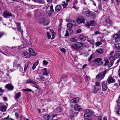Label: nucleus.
Listing matches in <instances>:
<instances>
[{
  "mask_svg": "<svg viewBox=\"0 0 120 120\" xmlns=\"http://www.w3.org/2000/svg\"><path fill=\"white\" fill-rule=\"evenodd\" d=\"M16 59L14 62V66L16 67L20 66V64L22 61L21 59L18 57H16Z\"/></svg>",
  "mask_w": 120,
  "mask_h": 120,
  "instance_id": "obj_1",
  "label": "nucleus"
},
{
  "mask_svg": "<svg viewBox=\"0 0 120 120\" xmlns=\"http://www.w3.org/2000/svg\"><path fill=\"white\" fill-rule=\"evenodd\" d=\"M106 73V70H105L101 73H99L96 76V79H98L100 78L101 79H103L104 78Z\"/></svg>",
  "mask_w": 120,
  "mask_h": 120,
  "instance_id": "obj_2",
  "label": "nucleus"
},
{
  "mask_svg": "<svg viewBox=\"0 0 120 120\" xmlns=\"http://www.w3.org/2000/svg\"><path fill=\"white\" fill-rule=\"evenodd\" d=\"M3 15L4 17L6 18H9L11 16L13 19L15 17L11 13L6 11L4 12Z\"/></svg>",
  "mask_w": 120,
  "mask_h": 120,
  "instance_id": "obj_3",
  "label": "nucleus"
},
{
  "mask_svg": "<svg viewBox=\"0 0 120 120\" xmlns=\"http://www.w3.org/2000/svg\"><path fill=\"white\" fill-rule=\"evenodd\" d=\"M58 32L59 34V35L60 36H61V35H64L65 36L66 33L65 29L63 28L61 29L60 25L58 28Z\"/></svg>",
  "mask_w": 120,
  "mask_h": 120,
  "instance_id": "obj_4",
  "label": "nucleus"
},
{
  "mask_svg": "<svg viewBox=\"0 0 120 120\" xmlns=\"http://www.w3.org/2000/svg\"><path fill=\"white\" fill-rule=\"evenodd\" d=\"M84 117L85 119H87L89 117L92 115V113L89 112V110L88 109L85 110L84 111Z\"/></svg>",
  "mask_w": 120,
  "mask_h": 120,
  "instance_id": "obj_5",
  "label": "nucleus"
},
{
  "mask_svg": "<svg viewBox=\"0 0 120 120\" xmlns=\"http://www.w3.org/2000/svg\"><path fill=\"white\" fill-rule=\"evenodd\" d=\"M86 15L87 17L91 18L93 19H94L95 17V15L94 14H93L90 11H87L86 12Z\"/></svg>",
  "mask_w": 120,
  "mask_h": 120,
  "instance_id": "obj_6",
  "label": "nucleus"
},
{
  "mask_svg": "<svg viewBox=\"0 0 120 120\" xmlns=\"http://www.w3.org/2000/svg\"><path fill=\"white\" fill-rule=\"evenodd\" d=\"M86 20L85 18L84 17H80L77 19V22L78 24L81 23H84Z\"/></svg>",
  "mask_w": 120,
  "mask_h": 120,
  "instance_id": "obj_7",
  "label": "nucleus"
},
{
  "mask_svg": "<svg viewBox=\"0 0 120 120\" xmlns=\"http://www.w3.org/2000/svg\"><path fill=\"white\" fill-rule=\"evenodd\" d=\"M107 81H103L102 82L101 85L103 91H105L107 90Z\"/></svg>",
  "mask_w": 120,
  "mask_h": 120,
  "instance_id": "obj_8",
  "label": "nucleus"
},
{
  "mask_svg": "<svg viewBox=\"0 0 120 120\" xmlns=\"http://www.w3.org/2000/svg\"><path fill=\"white\" fill-rule=\"evenodd\" d=\"M107 81L108 83H114L115 80L110 75L108 77Z\"/></svg>",
  "mask_w": 120,
  "mask_h": 120,
  "instance_id": "obj_9",
  "label": "nucleus"
},
{
  "mask_svg": "<svg viewBox=\"0 0 120 120\" xmlns=\"http://www.w3.org/2000/svg\"><path fill=\"white\" fill-rule=\"evenodd\" d=\"M115 45V47L116 49V52H120V43L114 44L113 45Z\"/></svg>",
  "mask_w": 120,
  "mask_h": 120,
  "instance_id": "obj_10",
  "label": "nucleus"
},
{
  "mask_svg": "<svg viewBox=\"0 0 120 120\" xmlns=\"http://www.w3.org/2000/svg\"><path fill=\"white\" fill-rule=\"evenodd\" d=\"M73 32V31L72 30L70 29H68L66 31V33L65 35V36H68L71 34Z\"/></svg>",
  "mask_w": 120,
  "mask_h": 120,
  "instance_id": "obj_11",
  "label": "nucleus"
},
{
  "mask_svg": "<svg viewBox=\"0 0 120 120\" xmlns=\"http://www.w3.org/2000/svg\"><path fill=\"white\" fill-rule=\"evenodd\" d=\"M5 87L8 89L10 90H12L14 88L13 86L12 85L9 84H8L5 85Z\"/></svg>",
  "mask_w": 120,
  "mask_h": 120,
  "instance_id": "obj_12",
  "label": "nucleus"
},
{
  "mask_svg": "<svg viewBox=\"0 0 120 120\" xmlns=\"http://www.w3.org/2000/svg\"><path fill=\"white\" fill-rule=\"evenodd\" d=\"M76 43L78 49L79 48H80L81 49L83 48V45L82 43L78 42Z\"/></svg>",
  "mask_w": 120,
  "mask_h": 120,
  "instance_id": "obj_13",
  "label": "nucleus"
},
{
  "mask_svg": "<svg viewBox=\"0 0 120 120\" xmlns=\"http://www.w3.org/2000/svg\"><path fill=\"white\" fill-rule=\"evenodd\" d=\"M43 118L45 120H49L50 118V115L48 114H44Z\"/></svg>",
  "mask_w": 120,
  "mask_h": 120,
  "instance_id": "obj_14",
  "label": "nucleus"
},
{
  "mask_svg": "<svg viewBox=\"0 0 120 120\" xmlns=\"http://www.w3.org/2000/svg\"><path fill=\"white\" fill-rule=\"evenodd\" d=\"M79 38L80 41H85L86 39V36L82 35H80Z\"/></svg>",
  "mask_w": 120,
  "mask_h": 120,
  "instance_id": "obj_15",
  "label": "nucleus"
},
{
  "mask_svg": "<svg viewBox=\"0 0 120 120\" xmlns=\"http://www.w3.org/2000/svg\"><path fill=\"white\" fill-rule=\"evenodd\" d=\"M28 50L30 55L33 56H35L36 55L35 52L31 49L29 48Z\"/></svg>",
  "mask_w": 120,
  "mask_h": 120,
  "instance_id": "obj_16",
  "label": "nucleus"
},
{
  "mask_svg": "<svg viewBox=\"0 0 120 120\" xmlns=\"http://www.w3.org/2000/svg\"><path fill=\"white\" fill-rule=\"evenodd\" d=\"M87 25L88 26H94L95 25V21L94 20H92L90 22H87Z\"/></svg>",
  "mask_w": 120,
  "mask_h": 120,
  "instance_id": "obj_17",
  "label": "nucleus"
},
{
  "mask_svg": "<svg viewBox=\"0 0 120 120\" xmlns=\"http://www.w3.org/2000/svg\"><path fill=\"white\" fill-rule=\"evenodd\" d=\"M80 100L79 98H74L71 100V102L72 103H75L78 102Z\"/></svg>",
  "mask_w": 120,
  "mask_h": 120,
  "instance_id": "obj_18",
  "label": "nucleus"
},
{
  "mask_svg": "<svg viewBox=\"0 0 120 120\" xmlns=\"http://www.w3.org/2000/svg\"><path fill=\"white\" fill-rule=\"evenodd\" d=\"M81 107L77 104H76L74 106V109L75 110L77 111H80L81 109Z\"/></svg>",
  "mask_w": 120,
  "mask_h": 120,
  "instance_id": "obj_19",
  "label": "nucleus"
},
{
  "mask_svg": "<svg viewBox=\"0 0 120 120\" xmlns=\"http://www.w3.org/2000/svg\"><path fill=\"white\" fill-rule=\"evenodd\" d=\"M42 71L43 72V75H46L49 73V71L47 70V69L46 68L42 69Z\"/></svg>",
  "mask_w": 120,
  "mask_h": 120,
  "instance_id": "obj_20",
  "label": "nucleus"
},
{
  "mask_svg": "<svg viewBox=\"0 0 120 120\" xmlns=\"http://www.w3.org/2000/svg\"><path fill=\"white\" fill-rule=\"evenodd\" d=\"M63 110V109L62 108L60 107H59L56 108L55 111L57 113H59L62 112Z\"/></svg>",
  "mask_w": 120,
  "mask_h": 120,
  "instance_id": "obj_21",
  "label": "nucleus"
},
{
  "mask_svg": "<svg viewBox=\"0 0 120 120\" xmlns=\"http://www.w3.org/2000/svg\"><path fill=\"white\" fill-rule=\"evenodd\" d=\"M22 55L25 58H29L30 57V53H29L27 52L23 53Z\"/></svg>",
  "mask_w": 120,
  "mask_h": 120,
  "instance_id": "obj_22",
  "label": "nucleus"
},
{
  "mask_svg": "<svg viewBox=\"0 0 120 120\" xmlns=\"http://www.w3.org/2000/svg\"><path fill=\"white\" fill-rule=\"evenodd\" d=\"M35 15L37 17L40 16L41 15V13L40 10H36L35 12Z\"/></svg>",
  "mask_w": 120,
  "mask_h": 120,
  "instance_id": "obj_23",
  "label": "nucleus"
},
{
  "mask_svg": "<svg viewBox=\"0 0 120 120\" xmlns=\"http://www.w3.org/2000/svg\"><path fill=\"white\" fill-rule=\"evenodd\" d=\"M79 40V38L77 37H75L74 38H71L70 41H71L76 42L77 41Z\"/></svg>",
  "mask_w": 120,
  "mask_h": 120,
  "instance_id": "obj_24",
  "label": "nucleus"
},
{
  "mask_svg": "<svg viewBox=\"0 0 120 120\" xmlns=\"http://www.w3.org/2000/svg\"><path fill=\"white\" fill-rule=\"evenodd\" d=\"M75 112L72 111H70L69 113V116L71 118H72L75 116Z\"/></svg>",
  "mask_w": 120,
  "mask_h": 120,
  "instance_id": "obj_25",
  "label": "nucleus"
},
{
  "mask_svg": "<svg viewBox=\"0 0 120 120\" xmlns=\"http://www.w3.org/2000/svg\"><path fill=\"white\" fill-rule=\"evenodd\" d=\"M7 108V106L6 105L1 106L0 107V110L2 112H4Z\"/></svg>",
  "mask_w": 120,
  "mask_h": 120,
  "instance_id": "obj_26",
  "label": "nucleus"
},
{
  "mask_svg": "<svg viewBox=\"0 0 120 120\" xmlns=\"http://www.w3.org/2000/svg\"><path fill=\"white\" fill-rule=\"evenodd\" d=\"M50 22V21L48 19H47L45 20L44 21L43 24L44 25L46 26L48 25Z\"/></svg>",
  "mask_w": 120,
  "mask_h": 120,
  "instance_id": "obj_27",
  "label": "nucleus"
},
{
  "mask_svg": "<svg viewBox=\"0 0 120 120\" xmlns=\"http://www.w3.org/2000/svg\"><path fill=\"white\" fill-rule=\"evenodd\" d=\"M45 20V18H42L39 19L38 21V22L40 24H43V22Z\"/></svg>",
  "mask_w": 120,
  "mask_h": 120,
  "instance_id": "obj_28",
  "label": "nucleus"
},
{
  "mask_svg": "<svg viewBox=\"0 0 120 120\" xmlns=\"http://www.w3.org/2000/svg\"><path fill=\"white\" fill-rule=\"evenodd\" d=\"M61 7L60 5H57L55 7V10L56 11H58L61 10Z\"/></svg>",
  "mask_w": 120,
  "mask_h": 120,
  "instance_id": "obj_29",
  "label": "nucleus"
},
{
  "mask_svg": "<svg viewBox=\"0 0 120 120\" xmlns=\"http://www.w3.org/2000/svg\"><path fill=\"white\" fill-rule=\"evenodd\" d=\"M21 94V93L19 92L16 94L15 95V99H18L20 97Z\"/></svg>",
  "mask_w": 120,
  "mask_h": 120,
  "instance_id": "obj_30",
  "label": "nucleus"
},
{
  "mask_svg": "<svg viewBox=\"0 0 120 120\" xmlns=\"http://www.w3.org/2000/svg\"><path fill=\"white\" fill-rule=\"evenodd\" d=\"M71 48L73 49L76 50L78 49V47H77V45H76V43H75L74 45H71Z\"/></svg>",
  "mask_w": 120,
  "mask_h": 120,
  "instance_id": "obj_31",
  "label": "nucleus"
},
{
  "mask_svg": "<svg viewBox=\"0 0 120 120\" xmlns=\"http://www.w3.org/2000/svg\"><path fill=\"white\" fill-rule=\"evenodd\" d=\"M96 51L98 53L101 54L103 53L104 52L103 50L101 49H99L96 50Z\"/></svg>",
  "mask_w": 120,
  "mask_h": 120,
  "instance_id": "obj_32",
  "label": "nucleus"
},
{
  "mask_svg": "<svg viewBox=\"0 0 120 120\" xmlns=\"http://www.w3.org/2000/svg\"><path fill=\"white\" fill-rule=\"evenodd\" d=\"M68 5V3H65V2H63L62 4V5L64 8H66Z\"/></svg>",
  "mask_w": 120,
  "mask_h": 120,
  "instance_id": "obj_33",
  "label": "nucleus"
},
{
  "mask_svg": "<svg viewBox=\"0 0 120 120\" xmlns=\"http://www.w3.org/2000/svg\"><path fill=\"white\" fill-rule=\"evenodd\" d=\"M38 62H35L33 65L32 68L33 70H34L36 68L37 66L38 65Z\"/></svg>",
  "mask_w": 120,
  "mask_h": 120,
  "instance_id": "obj_34",
  "label": "nucleus"
},
{
  "mask_svg": "<svg viewBox=\"0 0 120 120\" xmlns=\"http://www.w3.org/2000/svg\"><path fill=\"white\" fill-rule=\"evenodd\" d=\"M29 64L28 63H26L25 65V67L24 68V70L26 71L29 68L28 66Z\"/></svg>",
  "mask_w": 120,
  "mask_h": 120,
  "instance_id": "obj_35",
  "label": "nucleus"
},
{
  "mask_svg": "<svg viewBox=\"0 0 120 120\" xmlns=\"http://www.w3.org/2000/svg\"><path fill=\"white\" fill-rule=\"evenodd\" d=\"M46 14L48 16H50L52 15V13L50 11H47L46 12Z\"/></svg>",
  "mask_w": 120,
  "mask_h": 120,
  "instance_id": "obj_36",
  "label": "nucleus"
},
{
  "mask_svg": "<svg viewBox=\"0 0 120 120\" xmlns=\"http://www.w3.org/2000/svg\"><path fill=\"white\" fill-rule=\"evenodd\" d=\"M18 31L20 32L22 36L23 35V33L22 30L21 29V27L17 28Z\"/></svg>",
  "mask_w": 120,
  "mask_h": 120,
  "instance_id": "obj_37",
  "label": "nucleus"
},
{
  "mask_svg": "<svg viewBox=\"0 0 120 120\" xmlns=\"http://www.w3.org/2000/svg\"><path fill=\"white\" fill-rule=\"evenodd\" d=\"M102 43L100 41L96 42L95 44V45L97 46H99L102 44Z\"/></svg>",
  "mask_w": 120,
  "mask_h": 120,
  "instance_id": "obj_38",
  "label": "nucleus"
},
{
  "mask_svg": "<svg viewBox=\"0 0 120 120\" xmlns=\"http://www.w3.org/2000/svg\"><path fill=\"white\" fill-rule=\"evenodd\" d=\"M51 34L52 35V37L51 39H53L54 37V36L55 35V33L52 30H51Z\"/></svg>",
  "mask_w": 120,
  "mask_h": 120,
  "instance_id": "obj_39",
  "label": "nucleus"
},
{
  "mask_svg": "<svg viewBox=\"0 0 120 120\" xmlns=\"http://www.w3.org/2000/svg\"><path fill=\"white\" fill-rule=\"evenodd\" d=\"M70 23L72 26H75L76 24V22L74 21L73 20Z\"/></svg>",
  "mask_w": 120,
  "mask_h": 120,
  "instance_id": "obj_40",
  "label": "nucleus"
},
{
  "mask_svg": "<svg viewBox=\"0 0 120 120\" xmlns=\"http://www.w3.org/2000/svg\"><path fill=\"white\" fill-rule=\"evenodd\" d=\"M113 37L115 39L118 38H120V35L119 34H116L114 35Z\"/></svg>",
  "mask_w": 120,
  "mask_h": 120,
  "instance_id": "obj_41",
  "label": "nucleus"
},
{
  "mask_svg": "<svg viewBox=\"0 0 120 120\" xmlns=\"http://www.w3.org/2000/svg\"><path fill=\"white\" fill-rule=\"evenodd\" d=\"M23 91H32L33 93H34V92L33 91H32L31 89L28 88L23 89Z\"/></svg>",
  "mask_w": 120,
  "mask_h": 120,
  "instance_id": "obj_42",
  "label": "nucleus"
},
{
  "mask_svg": "<svg viewBox=\"0 0 120 120\" xmlns=\"http://www.w3.org/2000/svg\"><path fill=\"white\" fill-rule=\"evenodd\" d=\"M102 60V59L101 58H98L96 59L95 60V61L98 63L99 62L101 61Z\"/></svg>",
  "mask_w": 120,
  "mask_h": 120,
  "instance_id": "obj_43",
  "label": "nucleus"
},
{
  "mask_svg": "<svg viewBox=\"0 0 120 120\" xmlns=\"http://www.w3.org/2000/svg\"><path fill=\"white\" fill-rule=\"evenodd\" d=\"M105 63L104 64V65L105 66H107L108 65V66L109 64V61L108 60H106L105 61Z\"/></svg>",
  "mask_w": 120,
  "mask_h": 120,
  "instance_id": "obj_44",
  "label": "nucleus"
},
{
  "mask_svg": "<svg viewBox=\"0 0 120 120\" xmlns=\"http://www.w3.org/2000/svg\"><path fill=\"white\" fill-rule=\"evenodd\" d=\"M113 63V62L112 61L110 62H109V64L108 66L109 67H110L112 65Z\"/></svg>",
  "mask_w": 120,
  "mask_h": 120,
  "instance_id": "obj_45",
  "label": "nucleus"
},
{
  "mask_svg": "<svg viewBox=\"0 0 120 120\" xmlns=\"http://www.w3.org/2000/svg\"><path fill=\"white\" fill-rule=\"evenodd\" d=\"M105 22L106 23L110 24L111 23V22L110 20L109 19H107L105 20Z\"/></svg>",
  "mask_w": 120,
  "mask_h": 120,
  "instance_id": "obj_46",
  "label": "nucleus"
},
{
  "mask_svg": "<svg viewBox=\"0 0 120 120\" xmlns=\"http://www.w3.org/2000/svg\"><path fill=\"white\" fill-rule=\"evenodd\" d=\"M94 55L93 54H91L88 60L89 62L93 58Z\"/></svg>",
  "mask_w": 120,
  "mask_h": 120,
  "instance_id": "obj_47",
  "label": "nucleus"
},
{
  "mask_svg": "<svg viewBox=\"0 0 120 120\" xmlns=\"http://www.w3.org/2000/svg\"><path fill=\"white\" fill-rule=\"evenodd\" d=\"M72 26L70 23H68L67 25V27L69 29H70L71 28Z\"/></svg>",
  "mask_w": 120,
  "mask_h": 120,
  "instance_id": "obj_48",
  "label": "nucleus"
},
{
  "mask_svg": "<svg viewBox=\"0 0 120 120\" xmlns=\"http://www.w3.org/2000/svg\"><path fill=\"white\" fill-rule=\"evenodd\" d=\"M98 34H100V32L98 31H96L94 32V34H93L92 35L93 36L94 35H96Z\"/></svg>",
  "mask_w": 120,
  "mask_h": 120,
  "instance_id": "obj_49",
  "label": "nucleus"
},
{
  "mask_svg": "<svg viewBox=\"0 0 120 120\" xmlns=\"http://www.w3.org/2000/svg\"><path fill=\"white\" fill-rule=\"evenodd\" d=\"M39 76L41 80L42 81H44L45 80V78L44 77L41 75H40Z\"/></svg>",
  "mask_w": 120,
  "mask_h": 120,
  "instance_id": "obj_50",
  "label": "nucleus"
},
{
  "mask_svg": "<svg viewBox=\"0 0 120 120\" xmlns=\"http://www.w3.org/2000/svg\"><path fill=\"white\" fill-rule=\"evenodd\" d=\"M47 36L48 38L49 39H50L51 38V36L49 32H47Z\"/></svg>",
  "mask_w": 120,
  "mask_h": 120,
  "instance_id": "obj_51",
  "label": "nucleus"
},
{
  "mask_svg": "<svg viewBox=\"0 0 120 120\" xmlns=\"http://www.w3.org/2000/svg\"><path fill=\"white\" fill-rule=\"evenodd\" d=\"M4 72L2 71L1 69H0V77L2 76L3 75H4Z\"/></svg>",
  "mask_w": 120,
  "mask_h": 120,
  "instance_id": "obj_52",
  "label": "nucleus"
},
{
  "mask_svg": "<svg viewBox=\"0 0 120 120\" xmlns=\"http://www.w3.org/2000/svg\"><path fill=\"white\" fill-rule=\"evenodd\" d=\"M50 9L51 12L52 13H53L54 12V10L52 6H51L50 7Z\"/></svg>",
  "mask_w": 120,
  "mask_h": 120,
  "instance_id": "obj_53",
  "label": "nucleus"
},
{
  "mask_svg": "<svg viewBox=\"0 0 120 120\" xmlns=\"http://www.w3.org/2000/svg\"><path fill=\"white\" fill-rule=\"evenodd\" d=\"M9 76V72H7L6 74L5 75H4V76H3V78H6L8 76Z\"/></svg>",
  "mask_w": 120,
  "mask_h": 120,
  "instance_id": "obj_54",
  "label": "nucleus"
},
{
  "mask_svg": "<svg viewBox=\"0 0 120 120\" xmlns=\"http://www.w3.org/2000/svg\"><path fill=\"white\" fill-rule=\"evenodd\" d=\"M33 86L36 88H38L39 87V86L37 84L36 82L35 84H33Z\"/></svg>",
  "mask_w": 120,
  "mask_h": 120,
  "instance_id": "obj_55",
  "label": "nucleus"
},
{
  "mask_svg": "<svg viewBox=\"0 0 120 120\" xmlns=\"http://www.w3.org/2000/svg\"><path fill=\"white\" fill-rule=\"evenodd\" d=\"M115 41L116 43H118L120 41V38H117V39H115Z\"/></svg>",
  "mask_w": 120,
  "mask_h": 120,
  "instance_id": "obj_56",
  "label": "nucleus"
},
{
  "mask_svg": "<svg viewBox=\"0 0 120 120\" xmlns=\"http://www.w3.org/2000/svg\"><path fill=\"white\" fill-rule=\"evenodd\" d=\"M60 50L61 52L64 53L66 52V50L64 48H62V49H60Z\"/></svg>",
  "mask_w": 120,
  "mask_h": 120,
  "instance_id": "obj_57",
  "label": "nucleus"
},
{
  "mask_svg": "<svg viewBox=\"0 0 120 120\" xmlns=\"http://www.w3.org/2000/svg\"><path fill=\"white\" fill-rule=\"evenodd\" d=\"M120 108V106L119 105H117L115 108V109L116 110H117L119 109Z\"/></svg>",
  "mask_w": 120,
  "mask_h": 120,
  "instance_id": "obj_58",
  "label": "nucleus"
},
{
  "mask_svg": "<svg viewBox=\"0 0 120 120\" xmlns=\"http://www.w3.org/2000/svg\"><path fill=\"white\" fill-rule=\"evenodd\" d=\"M32 80L31 79H28L27 80L26 82L28 83H31Z\"/></svg>",
  "mask_w": 120,
  "mask_h": 120,
  "instance_id": "obj_59",
  "label": "nucleus"
},
{
  "mask_svg": "<svg viewBox=\"0 0 120 120\" xmlns=\"http://www.w3.org/2000/svg\"><path fill=\"white\" fill-rule=\"evenodd\" d=\"M43 63L45 65H46L48 64V62L45 60H44L43 61Z\"/></svg>",
  "mask_w": 120,
  "mask_h": 120,
  "instance_id": "obj_60",
  "label": "nucleus"
},
{
  "mask_svg": "<svg viewBox=\"0 0 120 120\" xmlns=\"http://www.w3.org/2000/svg\"><path fill=\"white\" fill-rule=\"evenodd\" d=\"M15 115L16 117L18 118L19 117V114L16 112L15 113Z\"/></svg>",
  "mask_w": 120,
  "mask_h": 120,
  "instance_id": "obj_61",
  "label": "nucleus"
},
{
  "mask_svg": "<svg viewBox=\"0 0 120 120\" xmlns=\"http://www.w3.org/2000/svg\"><path fill=\"white\" fill-rule=\"evenodd\" d=\"M16 25L17 28L20 27V23H16Z\"/></svg>",
  "mask_w": 120,
  "mask_h": 120,
  "instance_id": "obj_62",
  "label": "nucleus"
},
{
  "mask_svg": "<svg viewBox=\"0 0 120 120\" xmlns=\"http://www.w3.org/2000/svg\"><path fill=\"white\" fill-rule=\"evenodd\" d=\"M103 64V62L101 61L98 63V64L99 66L101 65H102Z\"/></svg>",
  "mask_w": 120,
  "mask_h": 120,
  "instance_id": "obj_63",
  "label": "nucleus"
},
{
  "mask_svg": "<svg viewBox=\"0 0 120 120\" xmlns=\"http://www.w3.org/2000/svg\"><path fill=\"white\" fill-rule=\"evenodd\" d=\"M4 90L3 89H2V88H0V92L1 93H3L4 91Z\"/></svg>",
  "mask_w": 120,
  "mask_h": 120,
  "instance_id": "obj_64",
  "label": "nucleus"
}]
</instances>
